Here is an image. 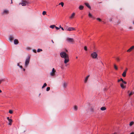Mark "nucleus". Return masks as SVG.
Instances as JSON below:
<instances>
[{"mask_svg":"<svg viewBox=\"0 0 134 134\" xmlns=\"http://www.w3.org/2000/svg\"><path fill=\"white\" fill-rule=\"evenodd\" d=\"M60 55L62 58L64 59L67 58H68V57H69V55L64 52H61L60 53Z\"/></svg>","mask_w":134,"mask_h":134,"instance_id":"1","label":"nucleus"},{"mask_svg":"<svg viewBox=\"0 0 134 134\" xmlns=\"http://www.w3.org/2000/svg\"><path fill=\"white\" fill-rule=\"evenodd\" d=\"M30 57L28 56L27 58L26 59L25 64V68L27 67L30 61Z\"/></svg>","mask_w":134,"mask_h":134,"instance_id":"2","label":"nucleus"},{"mask_svg":"<svg viewBox=\"0 0 134 134\" xmlns=\"http://www.w3.org/2000/svg\"><path fill=\"white\" fill-rule=\"evenodd\" d=\"M66 41L69 43H72L74 42V40L72 38H68L66 39Z\"/></svg>","mask_w":134,"mask_h":134,"instance_id":"3","label":"nucleus"},{"mask_svg":"<svg viewBox=\"0 0 134 134\" xmlns=\"http://www.w3.org/2000/svg\"><path fill=\"white\" fill-rule=\"evenodd\" d=\"M97 56V55L96 52H94L91 54V56L93 58H96Z\"/></svg>","mask_w":134,"mask_h":134,"instance_id":"4","label":"nucleus"},{"mask_svg":"<svg viewBox=\"0 0 134 134\" xmlns=\"http://www.w3.org/2000/svg\"><path fill=\"white\" fill-rule=\"evenodd\" d=\"M56 71L54 68H53L52 71L50 73V75L52 76H54L55 75Z\"/></svg>","mask_w":134,"mask_h":134,"instance_id":"5","label":"nucleus"},{"mask_svg":"<svg viewBox=\"0 0 134 134\" xmlns=\"http://www.w3.org/2000/svg\"><path fill=\"white\" fill-rule=\"evenodd\" d=\"M27 1H22V2L19 4L22 5L23 6H25L26 5V4L27 3Z\"/></svg>","mask_w":134,"mask_h":134,"instance_id":"6","label":"nucleus"},{"mask_svg":"<svg viewBox=\"0 0 134 134\" xmlns=\"http://www.w3.org/2000/svg\"><path fill=\"white\" fill-rule=\"evenodd\" d=\"M64 59V63L65 64H66L69 62V57H68V58H65Z\"/></svg>","mask_w":134,"mask_h":134,"instance_id":"7","label":"nucleus"},{"mask_svg":"<svg viewBox=\"0 0 134 134\" xmlns=\"http://www.w3.org/2000/svg\"><path fill=\"white\" fill-rule=\"evenodd\" d=\"M67 31H72V30H75V28L72 27H69L67 29Z\"/></svg>","mask_w":134,"mask_h":134,"instance_id":"8","label":"nucleus"},{"mask_svg":"<svg viewBox=\"0 0 134 134\" xmlns=\"http://www.w3.org/2000/svg\"><path fill=\"white\" fill-rule=\"evenodd\" d=\"M134 49V46H132L127 51L128 52H130Z\"/></svg>","mask_w":134,"mask_h":134,"instance_id":"9","label":"nucleus"},{"mask_svg":"<svg viewBox=\"0 0 134 134\" xmlns=\"http://www.w3.org/2000/svg\"><path fill=\"white\" fill-rule=\"evenodd\" d=\"M14 39V37L13 36H10L9 38V40L11 42H12L13 41V40Z\"/></svg>","mask_w":134,"mask_h":134,"instance_id":"10","label":"nucleus"},{"mask_svg":"<svg viewBox=\"0 0 134 134\" xmlns=\"http://www.w3.org/2000/svg\"><path fill=\"white\" fill-rule=\"evenodd\" d=\"M88 16L92 18L93 19H95V18L94 16H93L92 14L90 13L88 14Z\"/></svg>","mask_w":134,"mask_h":134,"instance_id":"11","label":"nucleus"},{"mask_svg":"<svg viewBox=\"0 0 134 134\" xmlns=\"http://www.w3.org/2000/svg\"><path fill=\"white\" fill-rule=\"evenodd\" d=\"M9 13V11L8 10H4L3 13H2V14H8Z\"/></svg>","mask_w":134,"mask_h":134,"instance_id":"12","label":"nucleus"},{"mask_svg":"<svg viewBox=\"0 0 134 134\" xmlns=\"http://www.w3.org/2000/svg\"><path fill=\"white\" fill-rule=\"evenodd\" d=\"M90 75H88L85 78V80H84V82L85 83H86L87 82L88 80V79L89 77H90Z\"/></svg>","mask_w":134,"mask_h":134,"instance_id":"13","label":"nucleus"},{"mask_svg":"<svg viewBox=\"0 0 134 134\" xmlns=\"http://www.w3.org/2000/svg\"><path fill=\"white\" fill-rule=\"evenodd\" d=\"M14 43L15 44H17L19 43V41L18 40L15 39L14 40Z\"/></svg>","mask_w":134,"mask_h":134,"instance_id":"14","label":"nucleus"},{"mask_svg":"<svg viewBox=\"0 0 134 134\" xmlns=\"http://www.w3.org/2000/svg\"><path fill=\"white\" fill-rule=\"evenodd\" d=\"M75 15V13H73L69 17V18L72 19Z\"/></svg>","mask_w":134,"mask_h":134,"instance_id":"15","label":"nucleus"},{"mask_svg":"<svg viewBox=\"0 0 134 134\" xmlns=\"http://www.w3.org/2000/svg\"><path fill=\"white\" fill-rule=\"evenodd\" d=\"M68 84L67 83L65 82H64V83L63 85V87L64 88H66V87L67 86Z\"/></svg>","mask_w":134,"mask_h":134,"instance_id":"16","label":"nucleus"},{"mask_svg":"<svg viewBox=\"0 0 134 134\" xmlns=\"http://www.w3.org/2000/svg\"><path fill=\"white\" fill-rule=\"evenodd\" d=\"M85 4L86 5L87 7L89 9H91V7L90 6V5L88 3H85Z\"/></svg>","mask_w":134,"mask_h":134,"instance_id":"17","label":"nucleus"},{"mask_svg":"<svg viewBox=\"0 0 134 134\" xmlns=\"http://www.w3.org/2000/svg\"><path fill=\"white\" fill-rule=\"evenodd\" d=\"M9 122V123L8 125H11L12 124V120L11 119H10L9 120H8Z\"/></svg>","mask_w":134,"mask_h":134,"instance_id":"18","label":"nucleus"},{"mask_svg":"<svg viewBox=\"0 0 134 134\" xmlns=\"http://www.w3.org/2000/svg\"><path fill=\"white\" fill-rule=\"evenodd\" d=\"M126 71H124L122 75V76L124 77H125L126 76Z\"/></svg>","mask_w":134,"mask_h":134,"instance_id":"19","label":"nucleus"},{"mask_svg":"<svg viewBox=\"0 0 134 134\" xmlns=\"http://www.w3.org/2000/svg\"><path fill=\"white\" fill-rule=\"evenodd\" d=\"M83 6L82 5H80L79 7V9L80 10H82L83 8Z\"/></svg>","mask_w":134,"mask_h":134,"instance_id":"20","label":"nucleus"},{"mask_svg":"<svg viewBox=\"0 0 134 134\" xmlns=\"http://www.w3.org/2000/svg\"><path fill=\"white\" fill-rule=\"evenodd\" d=\"M116 60L117 62H119L120 60V58L119 57H117L116 58Z\"/></svg>","mask_w":134,"mask_h":134,"instance_id":"21","label":"nucleus"},{"mask_svg":"<svg viewBox=\"0 0 134 134\" xmlns=\"http://www.w3.org/2000/svg\"><path fill=\"white\" fill-rule=\"evenodd\" d=\"M95 107V105H94L92 106L90 109L91 110V111H93L94 109V108Z\"/></svg>","mask_w":134,"mask_h":134,"instance_id":"22","label":"nucleus"},{"mask_svg":"<svg viewBox=\"0 0 134 134\" xmlns=\"http://www.w3.org/2000/svg\"><path fill=\"white\" fill-rule=\"evenodd\" d=\"M106 109V108L105 107H102L100 108V110L103 111L105 110Z\"/></svg>","mask_w":134,"mask_h":134,"instance_id":"23","label":"nucleus"},{"mask_svg":"<svg viewBox=\"0 0 134 134\" xmlns=\"http://www.w3.org/2000/svg\"><path fill=\"white\" fill-rule=\"evenodd\" d=\"M120 86L122 88H125V86L122 83H120Z\"/></svg>","mask_w":134,"mask_h":134,"instance_id":"24","label":"nucleus"},{"mask_svg":"<svg viewBox=\"0 0 134 134\" xmlns=\"http://www.w3.org/2000/svg\"><path fill=\"white\" fill-rule=\"evenodd\" d=\"M78 107L76 105H75L74 107V109L75 111H77V110Z\"/></svg>","mask_w":134,"mask_h":134,"instance_id":"25","label":"nucleus"},{"mask_svg":"<svg viewBox=\"0 0 134 134\" xmlns=\"http://www.w3.org/2000/svg\"><path fill=\"white\" fill-rule=\"evenodd\" d=\"M134 93V92H132V91H131V92L129 93V97H130V96H131V95H132V94H133V93Z\"/></svg>","mask_w":134,"mask_h":134,"instance_id":"26","label":"nucleus"},{"mask_svg":"<svg viewBox=\"0 0 134 134\" xmlns=\"http://www.w3.org/2000/svg\"><path fill=\"white\" fill-rule=\"evenodd\" d=\"M134 123V122L133 121H132L130 122L129 124V125L130 126H131Z\"/></svg>","mask_w":134,"mask_h":134,"instance_id":"27","label":"nucleus"},{"mask_svg":"<svg viewBox=\"0 0 134 134\" xmlns=\"http://www.w3.org/2000/svg\"><path fill=\"white\" fill-rule=\"evenodd\" d=\"M55 25H51L50 26V27L52 28V29H53L54 27H55Z\"/></svg>","mask_w":134,"mask_h":134,"instance_id":"28","label":"nucleus"},{"mask_svg":"<svg viewBox=\"0 0 134 134\" xmlns=\"http://www.w3.org/2000/svg\"><path fill=\"white\" fill-rule=\"evenodd\" d=\"M47 85V84L46 83H44L42 87V88H44Z\"/></svg>","mask_w":134,"mask_h":134,"instance_id":"29","label":"nucleus"},{"mask_svg":"<svg viewBox=\"0 0 134 134\" xmlns=\"http://www.w3.org/2000/svg\"><path fill=\"white\" fill-rule=\"evenodd\" d=\"M114 68L115 70H117L118 69V68L115 64H114Z\"/></svg>","mask_w":134,"mask_h":134,"instance_id":"30","label":"nucleus"},{"mask_svg":"<svg viewBox=\"0 0 134 134\" xmlns=\"http://www.w3.org/2000/svg\"><path fill=\"white\" fill-rule=\"evenodd\" d=\"M59 5H61L62 6V7H63L64 6V3L63 2H61L59 4Z\"/></svg>","mask_w":134,"mask_h":134,"instance_id":"31","label":"nucleus"},{"mask_svg":"<svg viewBox=\"0 0 134 134\" xmlns=\"http://www.w3.org/2000/svg\"><path fill=\"white\" fill-rule=\"evenodd\" d=\"M42 51V49H38L37 50V52H39L41 51Z\"/></svg>","mask_w":134,"mask_h":134,"instance_id":"32","label":"nucleus"},{"mask_svg":"<svg viewBox=\"0 0 134 134\" xmlns=\"http://www.w3.org/2000/svg\"><path fill=\"white\" fill-rule=\"evenodd\" d=\"M50 90V87H48L46 89V91H49Z\"/></svg>","mask_w":134,"mask_h":134,"instance_id":"33","label":"nucleus"},{"mask_svg":"<svg viewBox=\"0 0 134 134\" xmlns=\"http://www.w3.org/2000/svg\"><path fill=\"white\" fill-rule=\"evenodd\" d=\"M46 14V12L45 11H43L42 13V14L43 15H44Z\"/></svg>","mask_w":134,"mask_h":134,"instance_id":"34","label":"nucleus"},{"mask_svg":"<svg viewBox=\"0 0 134 134\" xmlns=\"http://www.w3.org/2000/svg\"><path fill=\"white\" fill-rule=\"evenodd\" d=\"M4 80L3 79L0 80V84L3 82L4 81Z\"/></svg>","mask_w":134,"mask_h":134,"instance_id":"35","label":"nucleus"},{"mask_svg":"<svg viewBox=\"0 0 134 134\" xmlns=\"http://www.w3.org/2000/svg\"><path fill=\"white\" fill-rule=\"evenodd\" d=\"M9 112L10 114H12L13 113V111L12 110H10L9 111Z\"/></svg>","mask_w":134,"mask_h":134,"instance_id":"36","label":"nucleus"},{"mask_svg":"<svg viewBox=\"0 0 134 134\" xmlns=\"http://www.w3.org/2000/svg\"><path fill=\"white\" fill-rule=\"evenodd\" d=\"M97 20L99 21H101L102 20H101L100 18H97Z\"/></svg>","mask_w":134,"mask_h":134,"instance_id":"37","label":"nucleus"},{"mask_svg":"<svg viewBox=\"0 0 134 134\" xmlns=\"http://www.w3.org/2000/svg\"><path fill=\"white\" fill-rule=\"evenodd\" d=\"M84 49L85 50L87 51V47L86 46H85L84 47Z\"/></svg>","mask_w":134,"mask_h":134,"instance_id":"38","label":"nucleus"},{"mask_svg":"<svg viewBox=\"0 0 134 134\" xmlns=\"http://www.w3.org/2000/svg\"><path fill=\"white\" fill-rule=\"evenodd\" d=\"M122 82L125 84H126L127 83V82H126L124 81V80Z\"/></svg>","mask_w":134,"mask_h":134,"instance_id":"39","label":"nucleus"},{"mask_svg":"<svg viewBox=\"0 0 134 134\" xmlns=\"http://www.w3.org/2000/svg\"><path fill=\"white\" fill-rule=\"evenodd\" d=\"M33 51L35 52V53H36V50L35 49H33Z\"/></svg>","mask_w":134,"mask_h":134,"instance_id":"40","label":"nucleus"},{"mask_svg":"<svg viewBox=\"0 0 134 134\" xmlns=\"http://www.w3.org/2000/svg\"><path fill=\"white\" fill-rule=\"evenodd\" d=\"M55 28H56V29L57 30H58V29H59V27H56V26H55Z\"/></svg>","mask_w":134,"mask_h":134,"instance_id":"41","label":"nucleus"},{"mask_svg":"<svg viewBox=\"0 0 134 134\" xmlns=\"http://www.w3.org/2000/svg\"><path fill=\"white\" fill-rule=\"evenodd\" d=\"M120 81H121L122 82L124 80H123V79L121 78H120Z\"/></svg>","mask_w":134,"mask_h":134,"instance_id":"42","label":"nucleus"},{"mask_svg":"<svg viewBox=\"0 0 134 134\" xmlns=\"http://www.w3.org/2000/svg\"><path fill=\"white\" fill-rule=\"evenodd\" d=\"M19 67L21 69L23 68V66H22L20 65Z\"/></svg>","mask_w":134,"mask_h":134,"instance_id":"43","label":"nucleus"},{"mask_svg":"<svg viewBox=\"0 0 134 134\" xmlns=\"http://www.w3.org/2000/svg\"><path fill=\"white\" fill-rule=\"evenodd\" d=\"M128 69L127 68H126V70L124 71H126V72L127 71V70Z\"/></svg>","mask_w":134,"mask_h":134,"instance_id":"44","label":"nucleus"},{"mask_svg":"<svg viewBox=\"0 0 134 134\" xmlns=\"http://www.w3.org/2000/svg\"><path fill=\"white\" fill-rule=\"evenodd\" d=\"M129 29H132V27H129Z\"/></svg>","mask_w":134,"mask_h":134,"instance_id":"45","label":"nucleus"},{"mask_svg":"<svg viewBox=\"0 0 134 134\" xmlns=\"http://www.w3.org/2000/svg\"><path fill=\"white\" fill-rule=\"evenodd\" d=\"M7 119L8 120H9V119H10L9 118V117H7Z\"/></svg>","mask_w":134,"mask_h":134,"instance_id":"46","label":"nucleus"},{"mask_svg":"<svg viewBox=\"0 0 134 134\" xmlns=\"http://www.w3.org/2000/svg\"><path fill=\"white\" fill-rule=\"evenodd\" d=\"M130 134H134V132H132L131 133H130Z\"/></svg>","mask_w":134,"mask_h":134,"instance_id":"47","label":"nucleus"},{"mask_svg":"<svg viewBox=\"0 0 134 134\" xmlns=\"http://www.w3.org/2000/svg\"><path fill=\"white\" fill-rule=\"evenodd\" d=\"M17 65H18V66H20V65H19V63H18L17 64Z\"/></svg>","mask_w":134,"mask_h":134,"instance_id":"48","label":"nucleus"},{"mask_svg":"<svg viewBox=\"0 0 134 134\" xmlns=\"http://www.w3.org/2000/svg\"><path fill=\"white\" fill-rule=\"evenodd\" d=\"M112 20V19L110 18L109 20V21H111Z\"/></svg>","mask_w":134,"mask_h":134,"instance_id":"49","label":"nucleus"},{"mask_svg":"<svg viewBox=\"0 0 134 134\" xmlns=\"http://www.w3.org/2000/svg\"><path fill=\"white\" fill-rule=\"evenodd\" d=\"M61 29L62 30H64L63 27H62V28H61Z\"/></svg>","mask_w":134,"mask_h":134,"instance_id":"50","label":"nucleus"},{"mask_svg":"<svg viewBox=\"0 0 134 134\" xmlns=\"http://www.w3.org/2000/svg\"><path fill=\"white\" fill-rule=\"evenodd\" d=\"M120 80H118V82H120Z\"/></svg>","mask_w":134,"mask_h":134,"instance_id":"51","label":"nucleus"},{"mask_svg":"<svg viewBox=\"0 0 134 134\" xmlns=\"http://www.w3.org/2000/svg\"><path fill=\"white\" fill-rule=\"evenodd\" d=\"M52 42L53 43H54V42L53 41V40H52Z\"/></svg>","mask_w":134,"mask_h":134,"instance_id":"52","label":"nucleus"},{"mask_svg":"<svg viewBox=\"0 0 134 134\" xmlns=\"http://www.w3.org/2000/svg\"><path fill=\"white\" fill-rule=\"evenodd\" d=\"M25 69H24V68H23V70L24 71H25Z\"/></svg>","mask_w":134,"mask_h":134,"instance_id":"53","label":"nucleus"},{"mask_svg":"<svg viewBox=\"0 0 134 134\" xmlns=\"http://www.w3.org/2000/svg\"><path fill=\"white\" fill-rule=\"evenodd\" d=\"M62 27L60 25V26H59V28H62Z\"/></svg>","mask_w":134,"mask_h":134,"instance_id":"54","label":"nucleus"},{"mask_svg":"<svg viewBox=\"0 0 134 134\" xmlns=\"http://www.w3.org/2000/svg\"><path fill=\"white\" fill-rule=\"evenodd\" d=\"M2 91L0 89V93L2 92Z\"/></svg>","mask_w":134,"mask_h":134,"instance_id":"55","label":"nucleus"},{"mask_svg":"<svg viewBox=\"0 0 134 134\" xmlns=\"http://www.w3.org/2000/svg\"><path fill=\"white\" fill-rule=\"evenodd\" d=\"M11 3L12 4V3H13L12 1V0H11Z\"/></svg>","mask_w":134,"mask_h":134,"instance_id":"56","label":"nucleus"},{"mask_svg":"<svg viewBox=\"0 0 134 134\" xmlns=\"http://www.w3.org/2000/svg\"><path fill=\"white\" fill-rule=\"evenodd\" d=\"M65 51L66 52H68V50L66 49V50H65Z\"/></svg>","mask_w":134,"mask_h":134,"instance_id":"57","label":"nucleus"},{"mask_svg":"<svg viewBox=\"0 0 134 134\" xmlns=\"http://www.w3.org/2000/svg\"><path fill=\"white\" fill-rule=\"evenodd\" d=\"M129 92H130L129 91H128L127 92L128 93H129Z\"/></svg>","mask_w":134,"mask_h":134,"instance_id":"58","label":"nucleus"},{"mask_svg":"<svg viewBox=\"0 0 134 134\" xmlns=\"http://www.w3.org/2000/svg\"><path fill=\"white\" fill-rule=\"evenodd\" d=\"M40 94H41V93H40L39 94V96H40Z\"/></svg>","mask_w":134,"mask_h":134,"instance_id":"59","label":"nucleus"},{"mask_svg":"<svg viewBox=\"0 0 134 134\" xmlns=\"http://www.w3.org/2000/svg\"><path fill=\"white\" fill-rule=\"evenodd\" d=\"M77 58H78L77 57H76V59H77Z\"/></svg>","mask_w":134,"mask_h":134,"instance_id":"60","label":"nucleus"},{"mask_svg":"<svg viewBox=\"0 0 134 134\" xmlns=\"http://www.w3.org/2000/svg\"><path fill=\"white\" fill-rule=\"evenodd\" d=\"M81 18H83V16H81Z\"/></svg>","mask_w":134,"mask_h":134,"instance_id":"61","label":"nucleus"},{"mask_svg":"<svg viewBox=\"0 0 134 134\" xmlns=\"http://www.w3.org/2000/svg\"><path fill=\"white\" fill-rule=\"evenodd\" d=\"M101 63H102V64H103V63H102V62H101Z\"/></svg>","mask_w":134,"mask_h":134,"instance_id":"62","label":"nucleus"}]
</instances>
